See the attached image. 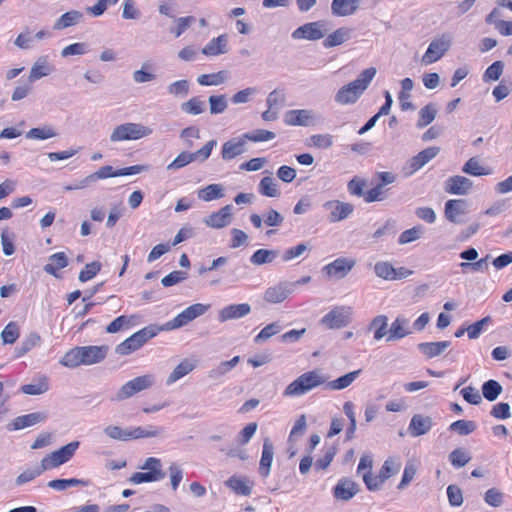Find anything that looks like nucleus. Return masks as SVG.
Returning <instances> with one entry per match:
<instances>
[{
  "label": "nucleus",
  "instance_id": "1",
  "mask_svg": "<svg viewBox=\"0 0 512 512\" xmlns=\"http://www.w3.org/2000/svg\"><path fill=\"white\" fill-rule=\"evenodd\" d=\"M376 73L377 71L374 67L363 70L354 81L344 85L337 91L334 98L335 102L340 105L356 103L368 88Z\"/></svg>",
  "mask_w": 512,
  "mask_h": 512
},
{
  "label": "nucleus",
  "instance_id": "2",
  "mask_svg": "<svg viewBox=\"0 0 512 512\" xmlns=\"http://www.w3.org/2000/svg\"><path fill=\"white\" fill-rule=\"evenodd\" d=\"M325 381V377L319 370L308 371L291 382L285 388L283 395L286 397L301 396L322 385Z\"/></svg>",
  "mask_w": 512,
  "mask_h": 512
},
{
  "label": "nucleus",
  "instance_id": "3",
  "mask_svg": "<svg viewBox=\"0 0 512 512\" xmlns=\"http://www.w3.org/2000/svg\"><path fill=\"white\" fill-rule=\"evenodd\" d=\"M152 129L141 123L126 122L117 125L110 134V142L135 141L147 137Z\"/></svg>",
  "mask_w": 512,
  "mask_h": 512
},
{
  "label": "nucleus",
  "instance_id": "4",
  "mask_svg": "<svg viewBox=\"0 0 512 512\" xmlns=\"http://www.w3.org/2000/svg\"><path fill=\"white\" fill-rule=\"evenodd\" d=\"M209 305H204L201 303L193 304L186 309H184L181 313H179L172 320L166 322L162 325V329L165 331L175 330L187 325L189 322L193 321L199 316H202L208 310Z\"/></svg>",
  "mask_w": 512,
  "mask_h": 512
},
{
  "label": "nucleus",
  "instance_id": "5",
  "mask_svg": "<svg viewBox=\"0 0 512 512\" xmlns=\"http://www.w3.org/2000/svg\"><path fill=\"white\" fill-rule=\"evenodd\" d=\"M155 383V377L151 374L138 376L126 382L116 393L115 399L122 401L128 399L143 390L152 387Z\"/></svg>",
  "mask_w": 512,
  "mask_h": 512
},
{
  "label": "nucleus",
  "instance_id": "6",
  "mask_svg": "<svg viewBox=\"0 0 512 512\" xmlns=\"http://www.w3.org/2000/svg\"><path fill=\"white\" fill-rule=\"evenodd\" d=\"M451 43L452 36L448 33H444L440 37L432 40L425 54L422 56L421 62L425 65L437 62L450 49Z\"/></svg>",
  "mask_w": 512,
  "mask_h": 512
},
{
  "label": "nucleus",
  "instance_id": "7",
  "mask_svg": "<svg viewBox=\"0 0 512 512\" xmlns=\"http://www.w3.org/2000/svg\"><path fill=\"white\" fill-rule=\"evenodd\" d=\"M327 32V22L319 20L301 25L292 32L291 36L294 40L317 41L322 39Z\"/></svg>",
  "mask_w": 512,
  "mask_h": 512
},
{
  "label": "nucleus",
  "instance_id": "8",
  "mask_svg": "<svg viewBox=\"0 0 512 512\" xmlns=\"http://www.w3.org/2000/svg\"><path fill=\"white\" fill-rule=\"evenodd\" d=\"M328 213L327 219L330 223H337L346 220L354 212V205L340 200H329L322 205Z\"/></svg>",
  "mask_w": 512,
  "mask_h": 512
},
{
  "label": "nucleus",
  "instance_id": "9",
  "mask_svg": "<svg viewBox=\"0 0 512 512\" xmlns=\"http://www.w3.org/2000/svg\"><path fill=\"white\" fill-rule=\"evenodd\" d=\"M78 447H79V442L72 441V442L68 443L67 445L61 447L60 449L47 455L46 457H44L46 467H49L50 469H52V468L58 467L61 464L69 461L75 454Z\"/></svg>",
  "mask_w": 512,
  "mask_h": 512
},
{
  "label": "nucleus",
  "instance_id": "10",
  "mask_svg": "<svg viewBox=\"0 0 512 512\" xmlns=\"http://www.w3.org/2000/svg\"><path fill=\"white\" fill-rule=\"evenodd\" d=\"M295 284L283 281L268 287L264 292V300L271 304H278L285 301L293 293Z\"/></svg>",
  "mask_w": 512,
  "mask_h": 512
},
{
  "label": "nucleus",
  "instance_id": "11",
  "mask_svg": "<svg viewBox=\"0 0 512 512\" xmlns=\"http://www.w3.org/2000/svg\"><path fill=\"white\" fill-rule=\"evenodd\" d=\"M317 120L315 113L309 109L289 110L284 115V122L289 126H310Z\"/></svg>",
  "mask_w": 512,
  "mask_h": 512
},
{
  "label": "nucleus",
  "instance_id": "12",
  "mask_svg": "<svg viewBox=\"0 0 512 512\" xmlns=\"http://www.w3.org/2000/svg\"><path fill=\"white\" fill-rule=\"evenodd\" d=\"M356 265V260L353 258L339 257L333 262L323 267V271L329 277L337 279L344 278Z\"/></svg>",
  "mask_w": 512,
  "mask_h": 512
},
{
  "label": "nucleus",
  "instance_id": "13",
  "mask_svg": "<svg viewBox=\"0 0 512 512\" xmlns=\"http://www.w3.org/2000/svg\"><path fill=\"white\" fill-rule=\"evenodd\" d=\"M247 140L243 134L239 137H234L226 141L221 150L222 159L225 161L232 160L247 151Z\"/></svg>",
  "mask_w": 512,
  "mask_h": 512
},
{
  "label": "nucleus",
  "instance_id": "14",
  "mask_svg": "<svg viewBox=\"0 0 512 512\" xmlns=\"http://www.w3.org/2000/svg\"><path fill=\"white\" fill-rule=\"evenodd\" d=\"M82 356H83V365L89 366L93 364H97L102 362L109 351V347L107 345L100 346H80Z\"/></svg>",
  "mask_w": 512,
  "mask_h": 512
},
{
  "label": "nucleus",
  "instance_id": "15",
  "mask_svg": "<svg viewBox=\"0 0 512 512\" xmlns=\"http://www.w3.org/2000/svg\"><path fill=\"white\" fill-rule=\"evenodd\" d=\"M232 205L228 204L217 212H213L203 222L211 228H224L231 223L232 220Z\"/></svg>",
  "mask_w": 512,
  "mask_h": 512
},
{
  "label": "nucleus",
  "instance_id": "16",
  "mask_svg": "<svg viewBox=\"0 0 512 512\" xmlns=\"http://www.w3.org/2000/svg\"><path fill=\"white\" fill-rule=\"evenodd\" d=\"M467 213V203L464 199H451L445 203L444 214L446 219L454 224H460L463 221L460 216Z\"/></svg>",
  "mask_w": 512,
  "mask_h": 512
},
{
  "label": "nucleus",
  "instance_id": "17",
  "mask_svg": "<svg viewBox=\"0 0 512 512\" xmlns=\"http://www.w3.org/2000/svg\"><path fill=\"white\" fill-rule=\"evenodd\" d=\"M440 151L439 147H428L422 151H420L416 156L412 157L408 162V174H413L423 166H425L429 161L435 158Z\"/></svg>",
  "mask_w": 512,
  "mask_h": 512
},
{
  "label": "nucleus",
  "instance_id": "18",
  "mask_svg": "<svg viewBox=\"0 0 512 512\" xmlns=\"http://www.w3.org/2000/svg\"><path fill=\"white\" fill-rule=\"evenodd\" d=\"M251 312V306L248 303L231 304L223 307L219 311L218 319L220 322L240 319Z\"/></svg>",
  "mask_w": 512,
  "mask_h": 512
},
{
  "label": "nucleus",
  "instance_id": "19",
  "mask_svg": "<svg viewBox=\"0 0 512 512\" xmlns=\"http://www.w3.org/2000/svg\"><path fill=\"white\" fill-rule=\"evenodd\" d=\"M47 414L45 412H33L26 415L16 417L12 423L8 425V430H21L27 427L34 426L38 423L45 421Z\"/></svg>",
  "mask_w": 512,
  "mask_h": 512
},
{
  "label": "nucleus",
  "instance_id": "20",
  "mask_svg": "<svg viewBox=\"0 0 512 512\" xmlns=\"http://www.w3.org/2000/svg\"><path fill=\"white\" fill-rule=\"evenodd\" d=\"M117 173H118V169L114 170L112 166L105 165V166H102L101 168H99L96 172H94V173L88 175L87 177H85L84 179H82L79 182V184L76 185L75 187L68 186L65 189L66 190L82 189V188L89 186L91 183H93L99 179L118 177L119 175Z\"/></svg>",
  "mask_w": 512,
  "mask_h": 512
},
{
  "label": "nucleus",
  "instance_id": "21",
  "mask_svg": "<svg viewBox=\"0 0 512 512\" xmlns=\"http://www.w3.org/2000/svg\"><path fill=\"white\" fill-rule=\"evenodd\" d=\"M472 187V181L464 176H452L445 181L444 189L453 195H466Z\"/></svg>",
  "mask_w": 512,
  "mask_h": 512
},
{
  "label": "nucleus",
  "instance_id": "22",
  "mask_svg": "<svg viewBox=\"0 0 512 512\" xmlns=\"http://www.w3.org/2000/svg\"><path fill=\"white\" fill-rule=\"evenodd\" d=\"M433 426V420L430 416L415 414L411 418L408 431L412 437H418L428 433Z\"/></svg>",
  "mask_w": 512,
  "mask_h": 512
},
{
  "label": "nucleus",
  "instance_id": "23",
  "mask_svg": "<svg viewBox=\"0 0 512 512\" xmlns=\"http://www.w3.org/2000/svg\"><path fill=\"white\" fill-rule=\"evenodd\" d=\"M411 333L412 330L409 326V320L402 315H398L389 328V335L387 336L386 340L388 342L397 341L410 335Z\"/></svg>",
  "mask_w": 512,
  "mask_h": 512
},
{
  "label": "nucleus",
  "instance_id": "24",
  "mask_svg": "<svg viewBox=\"0 0 512 512\" xmlns=\"http://www.w3.org/2000/svg\"><path fill=\"white\" fill-rule=\"evenodd\" d=\"M54 67L49 63L48 56H40L31 67L29 82L33 83L52 73Z\"/></svg>",
  "mask_w": 512,
  "mask_h": 512
},
{
  "label": "nucleus",
  "instance_id": "25",
  "mask_svg": "<svg viewBox=\"0 0 512 512\" xmlns=\"http://www.w3.org/2000/svg\"><path fill=\"white\" fill-rule=\"evenodd\" d=\"M228 52V35L222 34L211 39L202 49L206 56H217Z\"/></svg>",
  "mask_w": 512,
  "mask_h": 512
},
{
  "label": "nucleus",
  "instance_id": "26",
  "mask_svg": "<svg viewBox=\"0 0 512 512\" xmlns=\"http://www.w3.org/2000/svg\"><path fill=\"white\" fill-rule=\"evenodd\" d=\"M84 19V14L78 10H70L62 14L54 23V30H64L76 26Z\"/></svg>",
  "mask_w": 512,
  "mask_h": 512
},
{
  "label": "nucleus",
  "instance_id": "27",
  "mask_svg": "<svg viewBox=\"0 0 512 512\" xmlns=\"http://www.w3.org/2000/svg\"><path fill=\"white\" fill-rule=\"evenodd\" d=\"M359 2L360 0H333L331 12L338 17L350 16L357 11Z\"/></svg>",
  "mask_w": 512,
  "mask_h": 512
},
{
  "label": "nucleus",
  "instance_id": "28",
  "mask_svg": "<svg viewBox=\"0 0 512 512\" xmlns=\"http://www.w3.org/2000/svg\"><path fill=\"white\" fill-rule=\"evenodd\" d=\"M450 345V341L422 342L417 348L427 359H431L440 356Z\"/></svg>",
  "mask_w": 512,
  "mask_h": 512
},
{
  "label": "nucleus",
  "instance_id": "29",
  "mask_svg": "<svg viewBox=\"0 0 512 512\" xmlns=\"http://www.w3.org/2000/svg\"><path fill=\"white\" fill-rule=\"evenodd\" d=\"M274 456V446L270 439L263 442L262 455L259 464V473L262 477H268Z\"/></svg>",
  "mask_w": 512,
  "mask_h": 512
},
{
  "label": "nucleus",
  "instance_id": "30",
  "mask_svg": "<svg viewBox=\"0 0 512 512\" xmlns=\"http://www.w3.org/2000/svg\"><path fill=\"white\" fill-rule=\"evenodd\" d=\"M360 491L356 482H339L333 489L337 500L348 501Z\"/></svg>",
  "mask_w": 512,
  "mask_h": 512
},
{
  "label": "nucleus",
  "instance_id": "31",
  "mask_svg": "<svg viewBox=\"0 0 512 512\" xmlns=\"http://www.w3.org/2000/svg\"><path fill=\"white\" fill-rule=\"evenodd\" d=\"M68 265V258L64 252H57L49 257V263L44 266V271L56 278H59L58 270Z\"/></svg>",
  "mask_w": 512,
  "mask_h": 512
},
{
  "label": "nucleus",
  "instance_id": "32",
  "mask_svg": "<svg viewBox=\"0 0 512 512\" xmlns=\"http://www.w3.org/2000/svg\"><path fill=\"white\" fill-rule=\"evenodd\" d=\"M195 367V362H192L189 359L182 360L170 373L166 380V384L171 385L175 383L176 381L180 380L181 378L189 374L191 371H193Z\"/></svg>",
  "mask_w": 512,
  "mask_h": 512
},
{
  "label": "nucleus",
  "instance_id": "33",
  "mask_svg": "<svg viewBox=\"0 0 512 512\" xmlns=\"http://www.w3.org/2000/svg\"><path fill=\"white\" fill-rule=\"evenodd\" d=\"M279 251L274 249H258L250 256V262L253 265L261 266L271 264L278 257Z\"/></svg>",
  "mask_w": 512,
  "mask_h": 512
},
{
  "label": "nucleus",
  "instance_id": "34",
  "mask_svg": "<svg viewBox=\"0 0 512 512\" xmlns=\"http://www.w3.org/2000/svg\"><path fill=\"white\" fill-rule=\"evenodd\" d=\"M239 362L240 356H235L229 361H223L208 372V377L212 380H220L222 377L228 374L233 368H235L239 364Z\"/></svg>",
  "mask_w": 512,
  "mask_h": 512
},
{
  "label": "nucleus",
  "instance_id": "35",
  "mask_svg": "<svg viewBox=\"0 0 512 512\" xmlns=\"http://www.w3.org/2000/svg\"><path fill=\"white\" fill-rule=\"evenodd\" d=\"M322 324L330 329H338L347 325L345 315L337 308L332 309L322 319Z\"/></svg>",
  "mask_w": 512,
  "mask_h": 512
},
{
  "label": "nucleus",
  "instance_id": "36",
  "mask_svg": "<svg viewBox=\"0 0 512 512\" xmlns=\"http://www.w3.org/2000/svg\"><path fill=\"white\" fill-rule=\"evenodd\" d=\"M369 330L374 331V339L381 340L386 335H389L388 317L386 315H378L374 317L369 325Z\"/></svg>",
  "mask_w": 512,
  "mask_h": 512
},
{
  "label": "nucleus",
  "instance_id": "37",
  "mask_svg": "<svg viewBox=\"0 0 512 512\" xmlns=\"http://www.w3.org/2000/svg\"><path fill=\"white\" fill-rule=\"evenodd\" d=\"M350 37V30L341 27L335 30L333 33L329 34L323 41V46L325 48H331L335 46H339L346 42Z\"/></svg>",
  "mask_w": 512,
  "mask_h": 512
},
{
  "label": "nucleus",
  "instance_id": "38",
  "mask_svg": "<svg viewBox=\"0 0 512 512\" xmlns=\"http://www.w3.org/2000/svg\"><path fill=\"white\" fill-rule=\"evenodd\" d=\"M414 83L411 78H404L401 81V91L399 92L398 98L402 111L413 110L415 107L411 102H405V99L411 97L410 91L413 89Z\"/></svg>",
  "mask_w": 512,
  "mask_h": 512
},
{
  "label": "nucleus",
  "instance_id": "39",
  "mask_svg": "<svg viewBox=\"0 0 512 512\" xmlns=\"http://www.w3.org/2000/svg\"><path fill=\"white\" fill-rule=\"evenodd\" d=\"M83 356L80 346L67 351L60 360V364L68 368H76L83 365Z\"/></svg>",
  "mask_w": 512,
  "mask_h": 512
},
{
  "label": "nucleus",
  "instance_id": "40",
  "mask_svg": "<svg viewBox=\"0 0 512 512\" xmlns=\"http://www.w3.org/2000/svg\"><path fill=\"white\" fill-rule=\"evenodd\" d=\"M258 192L266 197H278L280 191L277 182L271 176L263 177L258 185Z\"/></svg>",
  "mask_w": 512,
  "mask_h": 512
},
{
  "label": "nucleus",
  "instance_id": "41",
  "mask_svg": "<svg viewBox=\"0 0 512 512\" xmlns=\"http://www.w3.org/2000/svg\"><path fill=\"white\" fill-rule=\"evenodd\" d=\"M180 109L182 112L189 115H199L205 111L206 103L201 100L200 97L195 96L190 98L188 101L181 103Z\"/></svg>",
  "mask_w": 512,
  "mask_h": 512
},
{
  "label": "nucleus",
  "instance_id": "42",
  "mask_svg": "<svg viewBox=\"0 0 512 512\" xmlns=\"http://www.w3.org/2000/svg\"><path fill=\"white\" fill-rule=\"evenodd\" d=\"M361 370H355L349 372L327 384V387L331 390H342L349 387L359 376Z\"/></svg>",
  "mask_w": 512,
  "mask_h": 512
},
{
  "label": "nucleus",
  "instance_id": "43",
  "mask_svg": "<svg viewBox=\"0 0 512 512\" xmlns=\"http://www.w3.org/2000/svg\"><path fill=\"white\" fill-rule=\"evenodd\" d=\"M437 115V108L434 103L425 105L419 111V118L417 121L418 128H424L432 123Z\"/></svg>",
  "mask_w": 512,
  "mask_h": 512
},
{
  "label": "nucleus",
  "instance_id": "44",
  "mask_svg": "<svg viewBox=\"0 0 512 512\" xmlns=\"http://www.w3.org/2000/svg\"><path fill=\"white\" fill-rule=\"evenodd\" d=\"M502 391L503 388L501 384L493 379L487 380L482 385V395L486 400L490 402L495 401L502 393Z\"/></svg>",
  "mask_w": 512,
  "mask_h": 512
},
{
  "label": "nucleus",
  "instance_id": "45",
  "mask_svg": "<svg viewBox=\"0 0 512 512\" xmlns=\"http://www.w3.org/2000/svg\"><path fill=\"white\" fill-rule=\"evenodd\" d=\"M160 331H165L162 326L149 325L134 333L132 336L137 340V343L142 347L148 340L155 337Z\"/></svg>",
  "mask_w": 512,
  "mask_h": 512
},
{
  "label": "nucleus",
  "instance_id": "46",
  "mask_svg": "<svg viewBox=\"0 0 512 512\" xmlns=\"http://www.w3.org/2000/svg\"><path fill=\"white\" fill-rule=\"evenodd\" d=\"M401 468L400 461L396 460L395 458L389 457L383 464L379 475L378 480H387L394 475H396Z\"/></svg>",
  "mask_w": 512,
  "mask_h": 512
},
{
  "label": "nucleus",
  "instance_id": "47",
  "mask_svg": "<svg viewBox=\"0 0 512 512\" xmlns=\"http://www.w3.org/2000/svg\"><path fill=\"white\" fill-rule=\"evenodd\" d=\"M224 196L223 187L220 184H210L198 191V198L203 201H211Z\"/></svg>",
  "mask_w": 512,
  "mask_h": 512
},
{
  "label": "nucleus",
  "instance_id": "48",
  "mask_svg": "<svg viewBox=\"0 0 512 512\" xmlns=\"http://www.w3.org/2000/svg\"><path fill=\"white\" fill-rule=\"evenodd\" d=\"M49 467H46L45 459L43 458L40 463H35L29 467H27L18 477L17 480H34L36 477L40 476L42 472L49 470Z\"/></svg>",
  "mask_w": 512,
  "mask_h": 512
},
{
  "label": "nucleus",
  "instance_id": "49",
  "mask_svg": "<svg viewBox=\"0 0 512 512\" xmlns=\"http://www.w3.org/2000/svg\"><path fill=\"white\" fill-rule=\"evenodd\" d=\"M57 135L56 131L50 126L36 127L26 133V138L35 140H45Z\"/></svg>",
  "mask_w": 512,
  "mask_h": 512
},
{
  "label": "nucleus",
  "instance_id": "50",
  "mask_svg": "<svg viewBox=\"0 0 512 512\" xmlns=\"http://www.w3.org/2000/svg\"><path fill=\"white\" fill-rule=\"evenodd\" d=\"M48 389L47 379L43 377L37 383L22 385L20 391L28 395H40L47 392Z\"/></svg>",
  "mask_w": 512,
  "mask_h": 512
},
{
  "label": "nucleus",
  "instance_id": "51",
  "mask_svg": "<svg viewBox=\"0 0 512 512\" xmlns=\"http://www.w3.org/2000/svg\"><path fill=\"white\" fill-rule=\"evenodd\" d=\"M337 449L335 446L325 447L322 456L314 463L315 470H325L328 468L333 458L335 457Z\"/></svg>",
  "mask_w": 512,
  "mask_h": 512
},
{
  "label": "nucleus",
  "instance_id": "52",
  "mask_svg": "<svg viewBox=\"0 0 512 512\" xmlns=\"http://www.w3.org/2000/svg\"><path fill=\"white\" fill-rule=\"evenodd\" d=\"M226 75L224 71L212 74H202L198 77L197 82L202 86H217L224 83Z\"/></svg>",
  "mask_w": 512,
  "mask_h": 512
},
{
  "label": "nucleus",
  "instance_id": "53",
  "mask_svg": "<svg viewBox=\"0 0 512 512\" xmlns=\"http://www.w3.org/2000/svg\"><path fill=\"white\" fill-rule=\"evenodd\" d=\"M476 428L477 425L472 420H457L450 425L449 430L464 436L471 434Z\"/></svg>",
  "mask_w": 512,
  "mask_h": 512
},
{
  "label": "nucleus",
  "instance_id": "54",
  "mask_svg": "<svg viewBox=\"0 0 512 512\" xmlns=\"http://www.w3.org/2000/svg\"><path fill=\"white\" fill-rule=\"evenodd\" d=\"M462 171L472 176L487 175L488 172L485 167L480 164V161L476 157L470 158L462 167Z\"/></svg>",
  "mask_w": 512,
  "mask_h": 512
},
{
  "label": "nucleus",
  "instance_id": "55",
  "mask_svg": "<svg viewBox=\"0 0 512 512\" xmlns=\"http://www.w3.org/2000/svg\"><path fill=\"white\" fill-rule=\"evenodd\" d=\"M209 108L211 114H221L227 107L228 102L225 95H211L208 98Z\"/></svg>",
  "mask_w": 512,
  "mask_h": 512
},
{
  "label": "nucleus",
  "instance_id": "56",
  "mask_svg": "<svg viewBox=\"0 0 512 512\" xmlns=\"http://www.w3.org/2000/svg\"><path fill=\"white\" fill-rule=\"evenodd\" d=\"M281 330H282V326L280 325L279 322L270 323L267 326H265L258 333V335H256V337L254 338V342L255 343L264 342V341L268 340L269 338H271L272 336L278 334Z\"/></svg>",
  "mask_w": 512,
  "mask_h": 512
},
{
  "label": "nucleus",
  "instance_id": "57",
  "mask_svg": "<svg viewBox=\"0 0 512 512\" xmlns=\"http://www.w3.org/2000/svg\"><path fill=\"white\" fill-rule=\"evenodd\" d=\"M504 70V63L500 60L493 62L484 72L483 74V81L484 82H490V81H497Z\"/></svg>",
  "mask_w": 512,
  "mask_h": 512
},
{
  "label": "nucleus",
  "instance_id": "58",
  "mask_svg": "<svg viewBox=\"0 0 512 512\" xmlns=\"http://www.w3.org/2000/svg\"><path fill=\"white\" fill-rule=\"evenodd\" d=\"M140 347V345L137 343V340L134 339V337L131 335L127 339H125L123 342L118 344L115 348V353L121 356L129 355L135 351H137Z\"/></svg>",
  "mask_w": 512,
  "mask_h": 512
},
{
  "label": "nucleus",
  "instance_id": "59",
  "mask_svg": "<svg viewBox=\"0 0 512 512\" xmlns=\"http://www.w3.org/2000/svg\"><path fill=\"white\" fill-rule=\"evenodd\" d=\"M19 327L15 322L8 323L1 332V338L4 344H13L19 338Z\"/></svg>",
  "mask_w": 512,
  "mask_h": 512
},
{
  "label": "nucleus",
  "instance_id": "60",
  "mask_svg": "<svg viewBox=\"0 0 512 512\" xmlns=\"http://www.w3.org/2000/svg\"><path fill=\"white\" fill-rule=\"evenodd\" d=\"M375 274L384 280L393 281V272L395 268L388 261H379L374 266Z\"/></svg>",
  "mask_w": 512,
  "mask_h": 512
},
{
  "label": "nucleus",
  "instance_id": "61",
  "mask_svg": "<svg viewBox=\"0 0 512 512\" xmlns=\"http://www.w3.org/2000/svg\"><path fill=\"white\" fill-rule=\"evenodd\" d=\"M366 185L365 179L355 176L347 183V190L352 196L365 198L364 187Z\"/></svg>",
  "mask_w": 512,
  "mask_h": 512
},
{
  "label": "nucleus",
  "instance_id": "62",
  "mask_svg": "<svg viewBox=\"0 0 512 512\" xmlns=\"http://www.w3.org/2000/svg\"><path fill=\"white\" fill-rule=\"evenodd\" d=\"M40 342V336L36 333H31L15 350L16 357H21L29 352Z\"/></svg>",
  "mask_w": 512,
  "mask_h": 512
},
{
  "label": "nucleus",
  "instance_id": "63",
  "mask_svg": "<svg viewBox=\"0 0 512 512\" xmlns=\"http://www.w3.org/2000/svg\"><path fill=\"white\" fill-rule=\"evenodd\" d=\"M422 234H423L422 226H414L410 229L403 231L400 234V236L398 238V243L401 245L411 243L415 240H418L422 236Z\"/></svg>",
  "mask_w": 512,
  "mask_h": 512
},
{
  "label": "nucleus",
  "instance_id": "64",
  "mask_svg": "<svg viewBox=\"0 0 512 512\" xmlns=\"http://www.w3.org/2000/svg\"><path fill=\"white\" fill-rule=\"evenodd\" d=\"M169 94L175 97H185L189 93V82L187 80H178L167 87Z\"/></svg>",
  "mask_w": 512,
  "mask_h": 512
}]
</instances>
